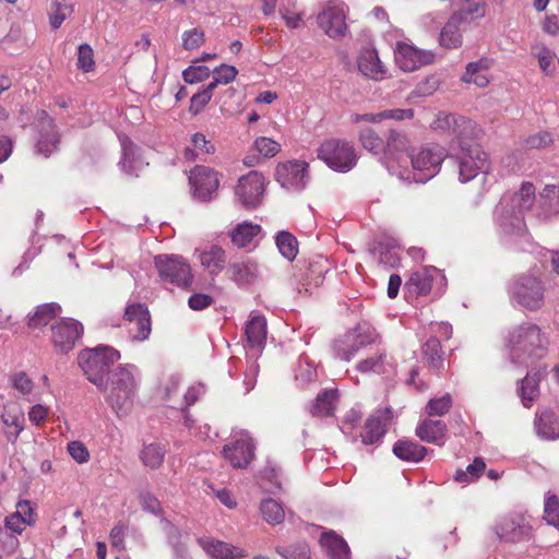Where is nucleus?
<instances>
[{
  "label": "nucleus",
  "instance_id": "obj_1",
  "mask_svg": "<svg viewBox=\"0 0 559 559\" xmlns=\"http://www.w3.org/2000/svg\"><path fill=\"white\" fill-rule=\"evenodd\" d=\"M432 128L450 138L448 157L455 160L461 182L489 171L490 159L478 144L480 129L474 121L461 115L439 112Z\"/></svg>",
  "mask_w": 559,
  "mask_h": 559
},
{
  "label": "nucleus",
  "instance_id": "obj_2",
  "mask_svg": "<svg viewBox=\"0 0 559 559\" xmlns=\"http://www.w3.org/2000/svg\"><path fill=\"white\" fill-rule=\"evenodd\" d=\"M548 340L535 323H523L509 331L507 346L514 364H527L544 357Z\"/></svg>",
  "mask_w": 559,
  "mask_h": 559
},
{
  "label": "nucleus",
  "instance_id": "obj_3",
  "mask_svg": "<svg viewBox=\"0 0 559 559\" xmlns=\"http://www.w3.org/2000/svg\"><path fill=\"white\" fill-rule=\"evenodd\" d=\"M106 401L119 417L126 416L132 405L139 388L140 372L134 365H120L110 372Z\"/></svg>",
  "mask_w": 559,
  "mask_h": 559
},
{
  "label": "nucleus",
  "instance_id": "obj_4",
  "mask_svg": "<svg viewBox=\"0 0 559 559\" xmlns=\"http://www.w3.org/2000/svg\"><path fill=\"white\" fill-rule=\"evenodd\" d=\"M78 359L86 379L99 391L107 392L110 367L120 359V353L114 347L99 345L83 349Z\"/></svg>",
  "mask_w": 559,
  "mask_h": 559
},
{
  "label": "nucleus",
  "instance_id": "obj_5",
  "mask_svg": "<svg viewBox=\"0 0 559 559\" xmlns=\"http://www.w3.org/2000/svg\"><path fill=\"white\" fill-rule=\"evenodd\" d=\"M509 292L511 299L519 306L536 311L544 305L546 287L539 277L522 274L513 280Z\"/></svg>",
  "mask_w": 559,
  "mask_h": 559
},
{
  "label": "nucleus",
  "instance_id": "obj_6",
  "mask_svg": "<svg viewBox=\"0 0 559 559\" xmlns=\"http://www.w3.org/2000/svg\"><path fill=\"white\" fill-rule=\"evenodd\" d=\"M318 157L340 173L349 171L357 163L355 147L340 139L325 140L318 148Z\"/></svg>",
  "mask_w": 559,
  "mask_h": 559
},
{
  "label": "nucleus",
  "instance_id": "obj_7",
  "mask_svg": "<svg viewBox=\"0 0 559 559\" xmlns=\"http://www.w3.org/2000/svg\"><path fill=\"white\" fill-rule=\"evenodd\" d=\"M448 155L449 152L443 146L435 143L421 147L416 154L412 153L408 158L414 170L418 173L414 179L419 182H426L435 177Z\"/></svg>",
  "mask_w": 559,
  "mask_h": 559
},
{
  "label": "nucleus",
  "instance_id": "obj_8",
  "mask_svg": "<svg viewBox=\"0 0 559 559\" xmlns=\"http://www.w3.org/2000/svg\"><path fill=\"white\" fill-rule=\"evenodd\" d=\"M495 532L501 542L509 544L528 542L534 537V527L530 518L522 512L506 515L496 525Z\"/></svg>",
  "mask_w": 559,
  "mask_h": 559
},
{
  "label": "nucleus",
  "instance_id": "obj_9",
  "mask_svg": "<svg viewBox=\"0 0 559 559\" xmlns=\"http://www.w3.org/2000/svg\"><path fill=\"white\" fill-rule=\"evenodd\" d=\"M155 267L163 282L187 288L193 276L190 265L179 255L160 254L154 259Z\"/></svg>",
  "mask_w": 559,
  "mask_h": 559
},
{
  "label": "nucleus",
  "instance_id": "obj_10",
  "mask_svg": "<svg viewBox=\"0 0 559 559\" xmlns=\"http://www.w3.org/2000/svg\"><path fill=\"white\" fill-rule=\"evenodd\" d=\"M347 7L343 2L328 1L317 15L319 27L332 39H342L347 31Z\"/></svg>",
  "mask_w": 559,
  "mask_h": 559
},
{
  "label": "nucleus",
  "instance_id": "obj_11",
  "mask_svg": "<svg viewBox=\"0 0 559 559\" xmlns=\"http://www.w3.org/2000/svg\"><path fill=\"white\" fill-rule=\"evenodd\" d=\"M265 185V178L260 171L251 170L241 176L235 187L237 201L248 210L255 209L262 202Z\"/></svg>",
  "mask_w": 559,
  "mask_h": 559
},
{
  "label": "nucleus",
  "instance_id": "obj_12",
  "mask_svg": "<svg viewBox=\"0 0 559 559\" xmlns=\"http://www.w3.org/2000/svg\"><path fill=\"white\" fill-rule=\"evenodd\" d=\"M189 181L195 199L207 202L217 195L219 174L214 169L198 165L191 170Z\"/></svg>",
  "mask_w": 559,
  "mask_h": 559
},
{
  "label": "nucleus",
  "instance_id": "obj_13",
  "mask_svg": "<svg viewBox=\"0 0 559 559\" xmlns=\"http://www.w3.org/2000/svg\"><path fill=\"white\" fill-rule=\"evenodd\" d=\"M275 177L278 183L287 190H302L308 180V164L300 160L278 164Z\"/></svg>",
  "mask_w": 559,
  "mask_h": 559
},
{
  "label": "nucleus",
  "instance_id": "obj_14",
  "mask_svg": "<svg viewBox=\"0 0 559 559\" xmlns=\"http://www.w3.org/2000/svg\"><path fill=\"white\" fill-rule=\"evenodd\" d=\"M51 340L60 353H69L83 333V325L74 319H62L51 326Z\"/></svg>",
  "mask_w": 559,
  "mask_h": 559
},
{
  "label": "nucleus",
  "instance_id": "obj_15",
  "mask_svg": "<svg viewBox=\"0 0 559 559\" xmlns=\"http://www.w3.org/2000/svg\"><path fill=\"white\" fill-rule=\"evenodd\" d=\"M392 421V411L390 408L377 409L366 420L360 432L361 442L365 445H376L381 443L388 427Z\"/></svg>",
  "mask_w": 559,
  "mask_h": 559
},
{
  "label": "nucleus",
  "instance_id": "obj_16",
  "mask_svg": "<svg viewBox=\"0 0 559 559\" xmlns=\"http://www.w3.org/2000/svg\"><path fill=\"white\" fill-rule=\"evenodd\" d=\"M433 53L429 50H420L405 43H399L395 49V62L406 72L415 71L433 61Z\"/></svg>",
  "mask_w": 559,
  "mask_h": 559
},
{
  "label": "nucleus",
  "instance_id": "obj_17",
  "mask_svg": "<svg viewBox=\"0 0 559 559\" xmlns=\"http://www.w3.org/2000/svg\"><path fill=\"white\" fill-rule=\"evenodd\" d=\"M124 320L134 328H130L132 341H145L151 334V314L144 304L136 302L129 305L124 310Z\"/></svg>",
  "mask_w": 559,
  "mask_h": 559
},
{
  "label": "nucleus",
  "instance_id": "obj_18",
  "mask_svg": "<svg viewBox=\"0 0 559 559\" xmlns=\"http://www.w3.org/2000/svg\"><path fill=\"white\" fill-rule=\"evenodd\" d=\"M37 129L38 138L35 143V153L47 158L58 148L59 136L46 111L38 115Z\"/></svg>",
  "mask_w": 559,
  "mask_h": 559
},
{
  "label": "nucleus",
  "instance_id": "obj_19",
  "mask_svg": "<svg viewBox=\"0 0 559 559\" xmlns=\"http://www.w3.org/2000/svg\"><path fill=\"white\" fill-rule=\"evenodd\" d=\"M254 444L248 436H242L224 445L223 455L235 468H246L254 456Z\"/></svg>",
  "mask_w": 559,
  "mask_h": 559
},
{
  "label": "nucleus",
  "instance_id": "obj_20",
  "mask_svg": "<svg viewBox=\"0 0 559 559\" xmlns=\"http://www.w3.org/2000/svg\"><path fill=\"white\" fill-rule=\"evenodd\" d=\"M536 435L547 441L559 439L558 407H546L537 411L534 419Z\"/></svg>",
  "mask_w": 559,
  "mask_h": 559
},
{
  "label": "nucleus",
  "instance_id": "obj_21",
  "mask_svg": "<svg viewBox=\"0 0 559 559\" xmlns=\"http://www.w3.org/2000/svg\"><path fill=\"white\" fill-rule=\"evenodd\" d=\"M535 201V187L532 182H523L518 192L501 198V218L514 206L522 215L532 209Z\"/></svg>",
  "mask_w": 559,
  "mask_h": 559
},
{
  "label": "nucleus",
  "instance_id": "obj_22",
  "mask_svg": "<svg viewBox=\"0 0 559 559\" xmlns=\"http://www.w3.org/2000/svg\"><path fill=\"white\" fill-rule=\"evenodd\" d=\"M198 543L213 559H242L248 557L243 549L211 537L200 538Z\"/></svg>",
  "mask_w": 559,
  "mask_h": 559
},
{
  "label": "nucleus",
  "instance_id": "obj_23",
  "mask_svg": "<svg viewBox=\"0 0 559 559\" xmlns=\"http://www.w3.org/2000/svg\"><path fill=\"white\" fill-rule=\"evenodd\" d=\"M440 277L441 274L438 269L425 266L412 273L405 283V289L412 295H427L431 290L432 283Z\"/></svg>",
  "mask_w": 559,
  "mask_h": 559
},
{
  "label": "nucleus",
  "instance_id": "obj_24",
  "mask_svg": "<svg viewBox=\"0 0 559 559\" xmlns=\"http://www.w3.org/2000/svg\"><path fill=\"white\" fill-rule=\"evenodd\" d=\"M559 215V186L546 185L539 192L537 216L549 219Z\"/></svg>",
  "mask_w": 559,
  "mask_h": 559
},
{
  "label": "nucleus",
  "instance_id": "obj_25",
  "mask_svg": "<svg viewBox=\"0 0 559 559\" xmlns=\"http://www.w3.org/2000/svg\"><path fill=\"white\" fill-rule=\"evenodd\" d=\"M409 141L407 136L397 130H390L385 143L383 144V155L385 159L400 162L403 157L408 158Z\"/></svg>",
  "mask_w": 559,
  "mask_h": 559
},
{
  "label": "nucleus",
  "instance_id": "obj_26",
  "mask_svg": "<svg viewBox=\"0 0 559 559\" xmlns=\"http://www.w3.org/2000/svg\"><path fill=\"white\" fill-rule=\"evenodd\" d=\"M447 425L440 419H425L416 428V436L425 442L441 445L447 436Z\"/></svg>",
  "mask_w": 559,
  "mask_h": 559
},
{
  "label": "nucleus",
  "instance_id": "obj_27",
  "mask_svg": "<svg viewBox=\"0 0 559 559\" xmlns=\"http://www.w3.org/2000/svg\"><path fill=\"white\" fill-rule=\"evenodd\" d=\"M544 370H531L526 377L521 381V385L518 389L519 396L524 407H532L533 403L539 396V382L544 376Z\"/></svg>",
  "mask_w": 559,
  "mask_h": 559
},
{
  "label": "nucleus",
  "instance_id": "obj_28",
  "mask_svg": "<svg viewBox=\"0 0 559 559\" xmlns=\"http://www.w3.org/2000/svg\"><path fill=\"white\" fill-rule=\"evenodd\" d=\"M394 365L385 350H378L373 355L360 360L356 369L361 373H388Z\"/></svg>",
  "mask_w": 559,
  "mask_h": 559
},
{
  "label": "nucleus",
  "instance_id": "obj_29",
  "mask_svg": "<svg viewBox=\"0 0 559 559\" xmlns=\"http://www.w3.org/2000/svg\"><path fill=\"white\" fill-rule=\"evenodd\" d=\"M245 334L250 347H262L265 344L267 334L265 317L262 314L251 316L250 320L246 324Z\"/></svg>",
  "mask_w": 559,
  "mask_h": 559
},
{
  "label": "nucleus",
  "instance_id": "obj_30",
  "mask_svg": "<svg viewBox=\"0 0 559 559\" xmlns=\"http://www.w3.org/2000/svg\"><path fill=\"white\" fill-rule=\"evenodd\" d=\"M495 218L498 226L506 234H521L525 230L524 216L514 206H512V210L507 211L504 219L501 218V201L496 207Z\"/></svg>",
  "mask_w": 559,
  "mask_h": 559
},
{
  "label": "nucleus",
  "instance_id": "obj_31",
  "mask_svg": "<svg viewBox=\"0 0 559 559\" xmlns=\"http://www.w3.org/2000/svg\"><path fill=\"white\" fill-rule=\"evenodd\" d=\"M230 278L238 285H246L253 282L258 275V264L249 259H241L229 264Z\"/></svg>",
  "mask_w": 559,
  "mask_h": 559
},
{
  "label": "nucleus",
  "instance_id": "obj_32",
  "mask_svg": "<svg viewBox=\"0 0 559 559\" xmlns=\"http://www.w3.org/2000/svg\"><path fill=\"white\" fill-rule=\"evenodd\" d=\"M461 15H452L440 32L439 43L448 49L459 48L462 43Z\"/></svg>",
  "mask_w": 559,
  "mask_h": 559
},
{
  "label": "nucleus",
  "instance_id": "obj_33",
  "mask_svg": "<svg viewBox=\"0 0 559 559\" xmlns=\"http://www.w3.org/2000/svg\"><path fill=\"white\" fill-rule=\"evenodd\" d=\"M358 69L367 78L379 81L383 79L384 67L376 50H367L358 58Z\"/></svg>",
  "mask_w": 559,
  "mask_h": 559
},
{
  "label": "nucleus",
  "instance_id": "obj_34",
  "mask_svg": "<svg viewBox=\"0 0 559 559\" xmlns=\"http://www.w3.org/2000/svg\"><path fill=\"white\" fill-rule=\"evenodd\" d=\"M320 544L326 549L331 559H349V547L347 543L334 532L323 533Z\"/></svg>",
  "mask_w": 559,
  "mask_h": 559
},
{
  "label": "nucleus",
  "instance_id": "obj_35",
  "mask_svg": "<svg viewBox=\"0 0 559 559\" xmlns=\"http://www.w3.org/2000/svg\"><path fill=\"white\" fill-rule=\"evenodd\" d=\"M396 457L407 462H419L427 454V449L409 440H399L393 447Z\"/></svg>",
  "mask_w": 559,
  "mask_h": 559
},
{
  "label": "nucleus",
  "instance_id": "obj_36",
  "mask_svg": "<svg viewBox=\"0 0 559 559\" xmlns=\"http://www.w3.org/2000/svg\"><path fill=\"white\" fill-rule=\"evenodd\" d=\"M200 261L211 274H218L225 266L226 253L221 247L212 246L200 254Z\"/></svg>",
  "mask_w": 559,
  "mask_h": 559
},
{
  "label": "nucleus",
  "instance_id": "obj_37",
  "mask_svg": "<svg viewBox=\"0 0 559 559\" xmlns=\"http://www.w3.org/2000/svg\"><path fill=\"white\" fill-rule=\"evenodd\" d=\"M61 307L57 302L40 305L28 318V326L37 329L47 325L59 312Z\"/></svg>",
  "mask_w": 559,
  "mask_h": 559
},
{
  "label": "nucleus",
  "instance_id": "obj_38",
  "mask_svg": "<svg viewBox=\"0 0 559 559\" xmlns=\"http://www.w3.org/2000/svg\"><path fill=\"white\" fill-rule=\"evenodd\" d=\"M490 61L488 59H480L475 62H469L466 66V71L462 76V81L465 83H474L479 87H485L489 83V80L481 72L488 70Z\"/></svg>",
  "mask_w": 559,
  "mask_h": 559
},
{
  "label": "nucleus",
  "instance_id": "obj_39",
  "mask_svg": "<svg viewBox=\"0 0 559 559\" xmlns=\"http://www.w3.org/2000/svg\"><path fill=\"white\" fill-rule=\"evenodd\" d=\"M421 353L424 358L426 359L428 366L435 370L440 371L443 369V352L441 347V343L436 337H430L421 348Z\"/></svg>",
  "mask_w": 559,
  "mask_h": 559
},
{
  "label": "nucleus",
  "instance_id": "obj_40",
  "mask_svg": "<svg viewBox=\"0 0 559 559\" xmlns=\"http://www.w3.org/2000/svg\"><path fill=\"white\" fill-rule=\"evenodd\" d=\"M260 231V225L247 222L238 224L230 231L231 242L239 248H243L248 246Z\"/></svg>",
  "mask_w": 559,
  "mask_h": 559
},
{
  "label": "nucleus",
  "instance_id": "obj_41",
  "mask_svg": "<svg viewBox=\"0 0 559 559\" xmlns=\"http://www.w3.org/2000/svg\"><path fill=\"white\" fill-rule=\"evenodd\" d=\"M336 399V390H326L320 393L312 405L311 414L313 416H331L335 408Z\"/></svg>",
  "mask_w": 559,
  "mask_h": 559
},
{
  "label": "nucleus",
  "instance_id": "obj_42",
  "mask_svg": "<svg viewBox=\"0 0 559 559\" xmlns=\"http://www.w3.org/2000/svg\"><path fill=\"white\" fill-rule=\"evenodd\" d=\"M486 12V4L483 0H462L459 11L452 15H461V22H471L483 17Z\"/></svg>",
  "mask_w": 559,
  "mask_h": 559
},
{
  "label": "nucleus",
  "instance_id": "obj_43",
  "mask_svg": "<svg viewBox=\"0 0 559 559\" xmlns=\"http://www.w3.org/2000/svg\"><path fill=\"white\" fill-rule=\"evenodd\" d=\"M165 453V448L159 443H150L144 445L141 452V460L145 466L156 469L163 464Z\"/></svg>",
  "mask_w": 559,
  "mask_h": 559
},
{
  "label": "nucleus",
  "instance_id": "obj_44",
  "mask_svg": "<svg viewBox=\"0 0 559 559\" xmlns=\"http://www.w3.org/2000/svg\"><path fill=\"white\" fill-rule=\"evenodd\" d=\"M262 518L272 525L281 524L284 521L285 512L283 507L274 499H264L260 504Z\"/></svg>",
  "mask_w": 559,
  "mask_h": 559
},
{
  "label": "nucleus",
  "instance_id": "obj_45",
  "mask_svg": "<svg viewBox=\"0 0 559 559\" xmlns=\"http://www.w3.org/2000/svg\"><path fill=\"white\" fill-rule=\"evenodd\" d=\"M276 246L281 254L289 261H293L298 253V241L295 236L288 231H280L275 238Z\"/></svg>",
  "mask_w": 559,
  "mask_h": 559
},
{
  "label": "nucleus",
  "instance_id": "obj_46",
  "mask_svg": "<svg viewBox=\"0 0 559 559\" xmlns=\"http://www.w3.org/2000/svg\"><path fill=\"white\" fill-rule=\"evenodd\" d=\"M486 463L483 457H475L474 461L467 465L466 469H459L455 473L454 479L459 483H471L478 479L485 472Z\"/></svg>",
  "mask_w": 559,
  "mask_h": 559
},
{
  "label": "nucleus",
  "instance_id": "obj_47",
  "mask_svg": "<svg viewBox=\"0 0 559 559\" xmlns=\"http://www.w3.org/2000/svg\"><path fill=\"white\" fill-rule=\"evenodd\" d=\"M543 519L559 531V498L551 492L545 495Z\"/></svg>",
  "mask_w": 559,
  "mask_h": 559
},
{
  "label": "nucleus",
  "instance_id": "obj_48",
  "mask_svg": "<svg viewBox=\"0 0 559 559\" xmlns=\"http://www.w3.org/2000/svg\"><path fill=\"white\" fill-rule=\"evenodd\" d=\"M554 143V136L548 131H540L528 135L520 142L523 150H544Z\"/></svg>",
  "mask_w": 559,
  "mask_h": 559
},
{
  "label": "nucleus",
  "instance_id": "obj_49",
  "mask_svg": "<svg viewBox=\"0 0 559 559\" xmlns=\"http://www.w3.org/2000/svg\"><path fill=\"white\" fill-rule=\"evenodd\" d=\"M359 141L364 148L372 152L373 154L383 152L384 142L371 128H362L359 130Z\"/></svg>",
  "mask_w": 559,
  "mask_h": 559
},
{
  "label": "nucleus",
  "instance_id": "obj_50",
  "mask_svg": "<svg viewBox=\"0 0 559 559\" xmlns=\"http://www.w3.org/2000/svg\"><path fill=\"white\" fill-rule=\"evenodd\" d=\"M73 8L71 3L66 1L59 2L57 0L51 3V12L49 14V21L52 28H59L63 21L71 15Z\"/></svg>",
  "mask_w": 559,
  "mask_h": 559
},
{
  "label": "nucleus",
  "instance_id": "obj_51",
  "mask_svg": "<svg viewBox=\"0 0 559 559\" xmlns=\"http://www.w3.org/2000/svg\"><path fill=\"white\" fill-rule=\"evenodd\" d=\"M453 401L449 393L428 401L425 412L428 416H442L452 407Z\"/></svg>",
  "mask_w": 559,
  "mask_h": 559
},
{
  "label": "nucleus",
  "instance_id": "obj_52",
  "mask_svg": "<svg viewBox=\"0 0 559 559\" xmlns=\"http://www.w3.org/2000/svg\"><path fill=\"white\" fill-rule=\"evenodd\" d=\"M214 85L207 84L202 91L195 93L190 99L189 111L197 116L209 104L213 96Z\"/></svg>",
  "mask_w": 559,
  "mask_h": 559
},
{
  "label": "nucleus",
  "instance_id": "obj_53",
  "mask_svg": "<svg viewBox=\"0 0 559 559\" xmlns=\"http://www.w3.org/2000/svg\"><path fill=\"white\" fill-rule=\"evenodd\" d=\"M253 146L262 158L274 157L281 151V144L267 136L258 138Z\"/></svg>",
  "mask_w": 559,
  "mask_h": 559
},
{
  "label": "nucleus",
  "instance_id": "obj_54",
  "mask_svg": "<svg viewBox=\"0 0 559 559\" xmlns=\"http://www.w3.org/2000/svg\"><path fill=\"white\" fill-rule=\"evenodd\" d=\"M275 550L285 559H311L310 549L306 543H298L288 548L276 547Z\"/></svg>",
  "mask_w": 559,
  "mask_h": 559
},
{
  "label": "nucleus",
  "instance_id": "obj_55",
  "mask_svg": "<svg viewBox=\"0 0 559 559\" xmlns=\"http://www.w3.org/2000/svg\"><path fill=\"white\" fill-rule=\"evenodd\" d=\"M238 71L234 66L221 64L213 70V81L210 84L214 85V88L218 84H228L235 80Z\"/></svg>",
  "mask_w": 559,
  "mask_h": 559
},
{
  "label": "nucleus",
  "instance_id": "obj_56",
  "mask_svg": "<svg viewBox=\"0 0 559 559\" xmlns=\"http://www.w3.org/2000/svg\"><path fill=\"white\" fill-rule=\"evenodd\" d=\"M78 68L83 72H91L95 68L94 52L90 45L82 44L78 49Z\"/></svg>",
  "mask_w": 559,
  "mask_h": 559
},
{
  "label": "nucleus",
  "instance_id": "obj_57",
  "mask_svg": "<svg viewBox=\"0 0 559 559\" xmlns=\"http://www.w3.org/2000/svg\"><path fill=\"white\" fill-rule=\"evenodd\" d=\"M139 501L141 503V507L144 511L150 512L156 516H159L163 514V509L160 507V503L158 499L150 491L142 490L140 491Z\"/></svg>",
  "mask_w": 559,
  "mask_h": 559
},
{
  "label": "nucleus",
  "instance_id": "obj_58",
  "mask_svg": "<svg viewBox=\"0 0 559 559\" xmlns=\"http://www.w3.org/2000/svg\"><path fill=\"white\" fill-rule=\"evenodd\" d=\"M211 74V70L206 66H190L182 72L185 82L194 84L206 80Z\"/></svg>",
  "mask_w": 559,
  "mask_h": 559
},
{
  "label": "nucleus",
  "instance_id": "obj_59",
  "mask_svg": "<svg viewBox=\"0 0 559 559\" xmlns=\"http://www.w3.org/2000/svg\"><path fill=\"white\" fill-rule=\"evenodd\" d=\"M205 38L204 33L200 28H192L190 31H186L182 34V47L186 50H194L203 45Z\"/></svg>",
  "mask_w": 559,
  "mask_h": 559
},
{
  "label": "nucleus",
  "instance_id": "obj_60",
  "mask_svg": "<svg viewBox=\"0 0 559 559\" xmlns=\"http://www.w3.org/2000/svg\"><path fill=\"white\" fill-rule=\"evenodd\" d=\"M326 269L320 262L310 263L306 273V285L319 286L324 280Z\"/></svg>",
  "mask_w": 559,
  "mask_h": 559
},
{
  "label": "nucleus",
  "instance_id": "obj_61",
  "mask_svg": "<svg viewBox=\"0 0 559 559\" xmlns=\"http://www.w3.org/2000/svg\"><path fill=\"white\" fill-rule=\"evenodd\" d=\"M12 386L21 394L26 395L33 391L34 383L25 372H16L11 377Z\"/></svg>",
  "mask_w": 559,
  "mask_h": 559
},
{
  "label": "nucleus",
  "instance_id": "obj_62",
  "mask_svg": "<svg viewBox=\"0 0 559 559\" xmlns=\"http://www.w3.org/2000/svg\"><path fill=\"white\" fill-rule=\"evenodd\" d=\"M122 158L120 160V165L122 167V170L132 176L134 175V168H133V162L131 159V155L133 154V143L124 139L122 142Z\"/></svg>",
  "mask_w": 559,
  "mask_h": 559
},
{
  "label": "nucleus",
  "instance_id": "obj_63",
  "mask_svg": "<svg viewBox=\"0 0 559 559\" xmlns=\"http://www.w3.org/2000/svg\"><path fill=\"white\" fill-rule=\"evenodd\" d=\"M68 452L78 463H86L90 459L87 448L81 441H71L68 443Z\"/></svg>",
  "mask_w": 559,
  "mask_h": 559
},
{
  "label": "nucleus",
  "instance_id": "obj_64",
  "mask_svg": "<svg viewBox=\"0 0 559 559\" xmlns=\"http://www.w3.org/2000/svg\"><path fill=\"white\" fill-rule=\"evenodd\" d=\"M361 413L357 409H349L343 417L341 429L344 433L350 435L361 420Z\"/></svg>",
  "mask_w": 559,
  "mask_h": 559
}]
</instances>
